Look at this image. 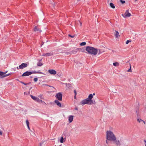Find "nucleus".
<instances>
[{
    "label": "nucleus",
    "instance_id": "obj_1",
    "mask_svg": "<svg viewBox=\"0 0 146 146\" xmlns=\"http://www.w3.org/2000/svg\"><path fill=\"white\" fill-rule=\"evenodd\" d=\"M93 97L92 94H90L88 98L85 99L83 100L80 103V105L92 104L94 103L92 99Z\"/></svg>",
    "mask_w": 146,
    "mask_h": 146
},
{
    "label": "nucleus",
    "instance_id": "obj_2",
    "mask_svg": "<svg viewBox=\"0 0 146 146\" xmlns=\"http://www.w3.org/2000/svg\"><path fill=\"white\" fill-rule=\"evenodd\" d=\"M93 97L92 94H90L88 98L85 99L83 100L80 103V105L92 104L94 103L92 99Z\"/></svg>",
    "mask_w": 146,
    "mask_h": 146
},
{
    "label": "nucleus",
    "instance_id": "obj_3",
    "mask_svg": "<svg viewBox=\"0 0 146 146\" xmlns=\"http://www.w3.org/2000/svg\"><path fill=\"white\" fill-rule=\"evenodd\" d=\"M106 138L108 140L111 141H114L116 139L115 135L110 130H108L106 132Z\"/></svg>",
    "mask_w": 146,
    "mask_h": 146
},
{
    "label": "nucleus",
    "instance_id": "obj_4",
    "mask_svg": "<svg viewBox=\"0 0 146 146\" xmlns=\"http://www.w3.org/2000/svg\"><path fill=\"white\" fill-rule=\"evenodd\" d=\"M86 50L88 53L95 55H96L98 52V50L97 48L91 46H87L86 48Z\"/></svg>",
    "mask_w": 146,
    "mask_h": 146
},
{
    "label": "nucleus",
    "instance_id": "obj_5",
    "mask_svg": "<svg viewBox=\"0 0 146 146\" xmlns=\"http://www.w3.org/2000/svg\"><path fill=\"white\" fill-rule=\"evenodd\" d=\"M56 99L59 101H60L62 100V94L60 92L57 93L55 96Z\"/></svg>",
    "mask_w": 146,
    "mask_h": 146
},
{
    "label": "nucleus",
    "instance_id": "obj_6",
    "mask_svg": "<svg viewBox=\"0 0 146 146\" xmlns=\"http://www.w3.org/2000/svg\"><path fill=\"white\" fill-rule=\"evenodd\" d=\"M31 74V72L27 71L24 72L22 75V76H28Z\"/></svg>",
    "mask_w": 146,
    "mask_h": 146
},
{
    "label": "nucleus",
    "instance_id": "obj_7",
    "mask_svg": "<svg viewBox=\"0 0 146 146\" xmlns=\"http://www.w3.org/2000/svg\"><path fill=\"white\" fill-rule=\"evenodd\" d=\"M112 141L114 142L116 146H121V142L119 140L116 139L115 140Z\"/></svg>",
    "mask_w": 146,
    "mask_h": 146
},
{
    "label": "nucleus",
    "instance_id": "obj_8",
    "mask_svg": "<svg viewBox=\"0 0 146 146\" xmlns=\"http://www.w3.org/2000/svg\"><path fill=\"white\" fill-rule=\"evenodd\" d=\"M5 73L0 71V77L2 78L9 76V74H5Z\"/></svg>",
    "mask_w": 146,
    "mask_h": 146
},
{
    "label": "nucleus",
    "instance_id": "obj_9",
    "mask_svg": "<svg viewBox=\"0 0 146 146\" xmlns=\"http://www.w3.org/2000/svg\"><path fill=\"white\" fill-rule=\"evenodd\" d=\"M124 16L123 17L125 18L127 17H129L131 16V14L129 13L128 10H127L125 14H124Z\"/></svg>",
    "mask_w": 146,
    "mask_h": 146
},
{
    "label": "nucleus",
    "instance_id": "obj_10",
    "mask_svg": "<svg viewBox=\"0 0 146 146\" xmlns=\"http://www.w3.org/2000/svg\"><path fill=\"white\" fill-rule=\"evenodd\" d=\"M27 64L26 63H23L19 65V67L20 69H22L24 68L27 67Z\"/></svg>",
    "mask_w": 146,
    "mask_h": 146
},
{
    "label": "nucleus",
    "instance_id": "obj_11",
    "mask_svg": "<svg viewBox=\"0 0 146 146\" xmlns=\"http://www.w3.org/2000/svg\"><path fill=\"white\" fill-rule=\"evenodd\" d=\"M53 55V53L50 52H47L46 53H44L42 55V56H52Z\"/></svg>",
    "mask_w": 146,
    "mask_h": 146
},
{
    "label": "nucleus",
    "instance_id": "obj_12",
    "mask_svg": "<svg viewBox=\"0 0 146 146\" xmlns=\"http://www.w3.org/2000/svg\"><path fill=\"white\" fill-rule=\"evenodd\" d=\"M30 96L35 101L37 102H39L40 101V99L39 98L35 96H33L32 95H31Z\"/></svg>",
    "mask_w": 146,
    "mask_h": 146
},
{
    "label": "nucleus",
    "instance_id": "obj_13",
    "mask_svg": "<svg viewBox=\"0 0 146 146\" xmlns=\"http://www.w3.org/2000/svg\"><path fill=\"white\" fill-rule=\"evenodd\" d=\"M48 72L50 74L55 75L56 74V71L54 70L50 69L48 70Z\"/></svg>",
    "mask_w": 146,
    "mask_h": 146
},
{
    "label": "nucleus",
    "instance_id": "obj_14",
    "mask_svg": "<svg viewBox=\"0 0 146 146\" xmlns=\"http://www.w3.org/2000/svg\"><path fill=\"white\" fill-rule=\"evenodd\" d=\"M74 116L72 115L69 116L68 117V121L69 123H71L73 120Z\"/></svg>",
    "mask_w": 146,
    "mask_h": 146
},
{
    "label": "nucleus",
    "instance_id": "obj_15",
    "mask_svg": "<svg viewBox=\"0 0 146 146\" xmlns=\"http://www.w3.org/2000/svg\"><path fill=\"white\" fill-rule=\"evenodd\" d=\"M58 100H55L54 101V102L59 107H61L62 106L61 104Z\"/></svg>",
    "mask_w": 146,
    "mask_h": 146
},
{
    "label": "nucleus",
    "instance_id": "obj_16",
    "mask_svg": "<svg viewBox=\"0 0 146 146\" xmlns=\"http://www.w3.org/2000/svg\"><path fill=\"white\" fill-rule=\"evenodd\" d=\"M115 33H114V35L115 36L116 38H118L120 36V35H119V33L117 31H115Z\"/></svg>",
    "mask_w": 146,
    "mask_h": 146
},
{
    "label": "nucleus",
    "instance_id": "obj_17",
    "mask_svg": "<svg viewBox=\"0 0 146 146\" xmlns=\"http://www.w3.org/2000/svg\"><path fill=\"white\" fill-rule=\"evenodd\" d=\"M80 49V48H77L75 50H73L72 51V52L73 54H75Z\"/></svg>",
    "mask_w": 146,
    "mask_h": 146
},
{
    "label": "nucleus",
    "instance_id": "obj_18",
    "mask_svg": "<svg viewBox=\"0 0 146 146\" xmlns=\"http://www.w3.org/2000/svg\"><path fill=\"white\" fill-rule=\"evenodd\" d=\"M31 72V74H43V73L41 72H39V71H32Z\"/></svg>",
    "mask_w": 146,
    "mask_h": 146
},
{
    "label": "nucleus",
    "instance_id": "obj_19",
    "mask_svg": "<svg viewBox=\"0 0 146 146\" xmlns=\"http://www.w3.org/2000/svg\"><path fill=\"white\" fill-rule=\"evenodd\" d=\"M41 60H42V59H41L37 63V66H42L43 65V64L41 62Z\"/></svg>",
    "mask_w": 146,
    "mask_h": 146
},
{
    "label": "nucleus",
    "instance_id": "obj_20",
    "mask_svg": "<svg viewBox=\"0 0 146 146\" xmlns=\"http://www.w3.org/2000/svg\"><path fill=\"white\" fill-rule=\"evenodd\" d=\"M137 121H138L139 123L143 122L144 124L145 123V122L144 121L142 120L141 119L138 118L137 119Z\"/></svg>",
    "mask_w": 146,
    "mask_h": 146
},
{
    "label": "nucleus",
    "instance_id": "obj_21",
    "mask_svg": "<svg viewBox=\"0 0 146 146\" xmlns=\"http://www.w3.org/2000/svg\"><path fill=\"white\" fill-rule=\"evenodd\" d=\"M66 89H69L71 86V85L70 84H66Z\"/></svg>",
    "mask_w": 146,
    "mask_h": 146
},
{
    "label": "nucleus",
    "instance_id": "obj_22",
    "mask_svg": "<svg viewBox=\"0 0 146 146\" xmlns=\"http://www.w3.org/2000/svg\"><path fill=\"white\" fill-rule=\"evenodd\" d=\"M113 64L115 66H119V63L117 62L113 63Z\"/></svg>",
    "mask_w": 146,
    "mask_h": 146
},
{
    "label": "nucleus",
    "instance_id": "obj_23",
    "mask_svg": "<svg viewBox=\"0 0 146 146\" xmlns=\"http://www.w3.org/2000/svg\"><path fill=\"white\" fill-rule=\"evenodd\" d=\"M64 139L63 136H62L61 137V139L60 140L58 139V141H60L61 143H62L63 142Z\"/></svg>",
    "mask_w": 146,
    "mask_h": 146
},
{
    "label": "nucleus",
    "instance_id": "obj_24",
    "mask_svg": "<svg viewBox=\"0 0 146 146\" xmlns=\"http://www.w3.org/2000/svg\"><path fill=\"white\" fill-rule=\"evenodd\" d=\"M110 6L113 9H114L115 8V6L113 3H110Z\"/></svg>",
    "mask_w": 146,
    "mask_h": 146
},
{
    "label": "nucleus",
    "instance_id": "obj_25",
    "mask_svg": "<svg viewBox=\"0 0 146 146\" xmlns=\"http://www.w3.org/2000/svg\"><path fill=\"white\" fill-rule=\"evenodd\" d=\"M34 31H39V29L36 26L35 27L34 29Z\"/></svg>",
    "mask_w": 146,
    "mask_h": 146
},
{
    "label": "nucleus",
    "instance_id": "obj_26",
    "mask_svg": "<svg viewBox=\"0 0 146 146\" xmlns=\"http://www.w3.org/2000/svg\"><path fill=\"white\" fill-rule=\"evenodd\" d=\"M20 82L25 85H27V84H30V82H29L28 83H25L24 82H23L22 81Z\"/></svg>",
    "mask_w": 146,
    "mask_h": 146
},
{
    "label": "nucleus",
    "instance_id": "obj_27",
    "mask_svg": "<svg viewBox=\"0 0 146 146\" xmlns=\"http://www.w3.org/2000/svg\"><path fill=\"white\" fill-rule=\"evenodd\" d=\"M86 42H83L80 44V45L82 46L85 45L86 44Z\"/></svg>",
    "mask_w": 146,
    "mask_h": 146
},
{
    "label": "nucleus",
    "instance_id": "obj_28",
    "mask_svg": "<svg viewBox=\"0 0 146 146\" xmlns=\"http://www.w3.org/2000/svg\"><path fill=\"white\" fill-rule=\"evenodd\" d=\"M26 123L27 125V126L29 125V123L28 120H27L26 121Z\"/></svg>",
    "mask_w": 146,
    "mask_h": 146
},
{
    "label": "nucleus",
    "instance_id": "obj_29",
    "mask_svg": "<svg viewBox=\"0 0 146 146\" xmlns=\"http://www.w3.org/2000/svg\"><path fill=\"white\" fill-rule=\"evenodd\" d=\"M68 36L70 37H71L72 38H74V37H75L76 36V35H74L73 36H72V35H69Z\"/></svg>",
    "mask_w": 146,
    "mask_h": 146
},
{
    "label": "nucleus",
    "instance_id": "obj_30",
    "mask_svg": "<svg viewBox=\"0 0 146 146\" xmlns=\"http://www.w3.org/2000/svg\"><path fill=\"white\" fill-rule=\"evenodd\" d=\"M38 79L37 78H35L34 79V81L35 82H36L37 81Z\"/></svg>",
    "mask_w": 146,
    "mask_h": 146
},
{
    "label": "nucleus",
    "instance_id": "obj_31",
    "mask_svg": "<svg viewBox=\"0 0 146 146\" xmlns=\"http://www.w3.org/2000/svg\"><path fill=\"white\" fill-rule=\"evenodd\" d=\"M131 42V40H127L126 41V44H128L129 42Z\"/></svg>",
    "mask_w": 146,
    "mask_h": 146
},
{
    "label": "nucleus",
    "instance_id": "obj_32",
    "mask_svg": "<svg viewBox=\"0 0 146 146\" xmlns=\"http://www.w3.org/2000/svg\"><path fill=\"white\" fill-rule=\"evenodd\" d=\"M98 54H99L101 53V52L100 51V49H98Z\"/></svg>",
    "mask_w": 146,
    "mask_h": 146
},
{
    "label": "nucleus",
    "instance_id": "obj_33",
    "mask_svg": "<svg viewBox=\"0 0 146 146\" xmlns=\"http://www.w3.org/2000/svg\"><path fill=\"white\" fill-rule=\"evenodd\" d=\"M127 71L128 72H131V67L130 66V68L128 70H127Z\"/></svg>",
    "mask_w": 146,
    "mask_h": 146
},
{
    "label": "nucleus",
    "instance_id": "obj_34",
    "mask_svg": "<svg viewBox=\"0 0 146 146\" xmlns=\"http://www.w3.org/2000/svg\"><path fill=\"white\" fill-rule=\"evenodd\" d=\"M120 1L122 4H123L125 3V1L123 0H120Z\"/></svg>",
    "mask_w": 146,
    "mask_h": 146
},
{
    "label": "nucleus",
    "instance_id": "obj_35",
    "mask_svg": "<svg viewBox=\"0 0 146 146\" xmlns=\"http://www.w3.org/2000/svg\"><path fill=\"white\" fill-rule=\"evenodd\" d=\"M74 94L75 95H77V92H76V90H74Z\"/></svg>",
    "mask_w": 146,
    "mask_h": 146
},
{
    "label": "nucleus",
    "instance_id": "obj_36",
    "mask_svg": "<svg viewBox=\"0 0 146 146\" xmlns=\"http://www.w3.org/2000/svg\"><path fill=\"white\" fill-rule=\"evenodd\" d=\"M108 140H107L106 139V143H107V144H108V143H109V141H108Z\"/></svg>",
    "mask_w": 146,
    "mask_h": 146
},
{
    "label": "nucleus",
    "instance_id": "obj_37",
    "mask_svg": "<svg viewBox=\"0 0 146 146\" xmlns=\"http://www.w3.org/2000/svg\"><path fill=\"white\" fill-rule=\"evenodd\" d=\"M3 134V132L0 130V135H2Z\"/></svg>",
    "mask_w": 146,
    "mask_h": 146
},
{
    "label": "nucleus",
    "instance_id": "obj_38",
    "mask_svg": "<svg viewBox=\"0 0 146 146\" xmlns=\"http://www.w3.org/2000/svg\"><path fill=\"white\" fill-rule=\"evenodd\" d=\"M74 109H75V110H78V108L77 107H75V108Z\"/></svg>",
    "mask_w": 146,
    "mask_h": 146
},
{
    "label": "nucleus",
    "instance_id": "obj_39",
    "mask_svg": "<svg viewBox=\"0 0 146 146\" xmlns=\"http://www.w3.org/2000/svg\"><path fill=\"white\" fill-rule=\"evenodd\" d=\"M144 141L145 142V146H146V140H144Z\"/></svg>",
    "mask_w": 146,
    "mask_h": 146
},
{
    "label": "nucleus",
    "instance_id": "obj_40",
    "mask_svg": "<svg viewBox=\"0 0 146 146\" xmlns=\"http://www.w3.org/2000/svg\"><path fill=\"white\" fill-rule=\"evenodd\" d=\"M79 22H80V26H82V23L81 22H80V21H79Z\"/></svg>",
    "mask_w": 146,
    "mask_h": 146
},
{
    "label": "nucleus",
    "instance_id": "obj_41",
    "mask_svg": "<svg viewBox=\"0 0 146 146\" xmlns=\"http://www.w3.org/2000/svg\"><path fill=\"white\" fill-rule=\"evenodd\" d=\"M74 98L75 99H76V95H74Z\"/></svg>",
    "mask_w": 146,
    "mask_h": 146
},
{
    "label": "nucleus",
    "instance_id": "obj_42",
    "mask_svg": "<svg viewBox=\"0 0 146 146\" xmlns=\"http://www.w3.org/2000/svg\"><path fill=\"white\" fill-rule=\"evenodd\" d=\"M27 126L28 128L30 130V127H29V125Z\"/></svg>",
    "mask_w": 146,
    "mask_h": 146
},
{
    "label": "nucleus",
    "instance_id": "obj_43",
    "mask_svg": "<svg viewBox=\"0 0 146 146\" xmlns=\"http://www.w3.org/2000/svg\"><path fill=\"white\" fill-rule=\"evenodd\" d=\"M17 70H19V69H20L19 68V67H17Z\"/></svg>",
    "mask_w": 146,
    "mask_h": 146
},
{
    "label": "nucleus",
    "instance_id": "obj_44",
    "mask_svg": "<svg viewBox=\"0 0 146 146\" xmlns=\"http://www.w3.org/2000/svg\"><path fill=\"white\" fill-rule=\"evenodd\" d=\"M47 86H49V87H53V88H54L53 87V86H48V85H47Z\"/></svg>",
    "mask_w": 146,
    "mask_h": 146
},
{
    "label": "nucleus",
    "instance_id": "obj_45",
    "mask_svg": "<svg viewBox=\"0 0 146 146\" xmlns=\"http://www.w3.org/2000/svg\"><path fill=\"white\" fill-rule=\"evenodd\" d=\"M92 95L93 96L95 95V93H93V94H92Z\"/></svg>",
    "mask_w": 146,
    "mask_h": 146
},
{
    "label": "nucleus",
    "instance_id": "obj_46",
    "mask_svg": "<svg viewBox=\"0 0 146 146\" xmlns=\"http://www.w3.org/2000/svg\"><path fill=\"white\" fill-rule=\"evenodd\" d=\"M32 87H31V88H30L29 90H31L32 89Z\"/></svg>",
    "mask_w": 146,
    "mask_h": 146
},
{
    "label": "nucleus",
    "instance_id": "obj_47",
    "mask_svg": "<svg viewBox=\"0 0 146 146\" xmlns=\"http://www.w3.org/2000/svg\"><path fill=\"white\" fill-rule=\"evenodd\" d=\"M40 146H41V143H40Z\"/></svg>",
    "mask_w": 146,
    "mask_h": 146
},
{
    "label": "nucleus",
    "instance_id": "obj_48",
    "mask_svg": "<svg viewBox=\"0 0 146 146\" xmlns=\"http://www.w3.org/2000/svg\"><path fill=\"white\" fill-rule=\"evenodd\" d=\"M26 93V92H25L24 93V94H25Z\"/></svg>",
    "mask_w": 146,
    "mask_h": 146
},
{
    "label": "nucleus",
    "instance_id": "obj_49",
    "mask_svg": "<svg viewBox=\"0 0 146 146\" xmlns=\"http://www.w3.org/2000/svg\"><path fill=\"white\" fill-rule=\"evenodd\" d=\"M30 77L31 78H32L33 77H32V76H31Z\"/></svg>",
    "mask_w": 146,
    "mask_h": 146
},
{
    "label": "nucleus",
    "instance_id": "obj_50",
    "mask_svg": "<svg viewBox=\"0 0 146 146\" xmlns=\"http://www.w3.org/2000/svg\"><path fill=\"white\" fill-rule=\"evenodd\" d=\"M137 0H135V1H137Z\"/></svg>",
    "mask_w": 146,
    "mask_h": 146
}]
</instances>
